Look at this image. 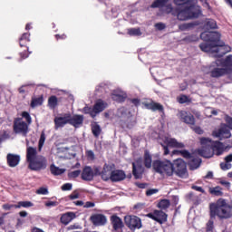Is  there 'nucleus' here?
<instances>
[{
	"mask_svg": "<svg viewBox=\"0 0 232 232\" xmlns=\"http://www.w3.org/2000/svg\"><path fill=\"white\" fill-rule=\"evenodd\" d=\"M77 216L75 215L74 212H66L63 214L60 218V222L63 224V226H68L69 223L73 220Z\"/></svg>",
	"mask_w": 232,
	"mask_h": 232,
	"instance_id": "nucleus-27",
	"label": "nucleus"
},
{
	"mask_svg": "<svg viewBox=\"0 0 232 232\" xmlns=\"http://www.w3.org/2000/svg\"><path fill=\"white\" fill-rule=\"evenodd\" d=\"M46 140V134L44 133V130L41 132V136L38 142V150L41 151L43 150V146H44V142Z\"/></svg>",
	"mask_w": 232,
	"mask_h": 232,
	"instance_id": "nucleus-44",
	"label": "nucleus"
},
{
	"mask_svg": "<svg viewBox=\"0 0 232 232\" xmlns=\"http://www.w3.org/2000/svg\"><path fill=\"white\" fill-rule=\"evenodd\" d=\"M183 41L185 43H195V41H197V36L195 35H188V36H186Z\"/></svg>",
	"mask_w": 232,
	"mask_h": 232,
	"instance_id": "nucleus-53",
	"label": "nucleus"
},
{
	"mask_svg": "<svg viewBox=\"0 0 232 232\" xmlns=\"http://www.w3.org/2000/svg\"><path fill=\"white\" fill-rule=\"evenodd\" d=\"M54 129L59 130V128H64L66 124H70L69 113H65L63 116H56L53 120Z\"/></svg>",
	"mask_w": 232,
	"mask_h": 232,
	"instance_id": "nucleus-17",
	"label": "nucleus"
},
{
	"mask_svg": "<svg viewBox=\"0 0 232 232\" xmlns=\"http://www.w3.org/2000/svg\"><path fill=\"white\" fill-rule=\"evenodd\" d=\"M82 179L86 182H92L93 180V169H92V167L87 166L82 169Z\"/></svg>",
	"mask_w": 232,
	"mask_h": 232,
	"instance_id": "nucleus-25",
	"label": "nucleus"
},
{
	"mask_svg": "<svg viewBox=\"0 0 232 232\" xmlns=\"http://www.w3.org/2000/svg\"><path fill=\"white\" fill-rule=\"evenodd\" d=\"M200 37L203 41H206V43H214L218 44L220 43V34L218 32H203L200 34Z\"/></svg>",
	"mask_w": 232,
	"mask_h": 232,
	"instance_id": "nucleus-11",
	"label": "nucleus"
},
{
	"mask_svg": "<svg viewBox=\"0 0 232 232\" xmlns=\"http://www.w3.org/2000/svg\"><path fill=\"white\" fill-rule=\"evenodd\" d=\"M178 117L181 122H185V124H189L190 126H195V116H193V114L186 111H180Z\"/></svg>",
	"mask_w": 232,
	"mask_h": 232,
	"instance_id": "nucleus-16",
	"label": "nucleus"
},
{
	"mask_svg": "<svg viewBox=\"0 0 232 232\" xmlns=\"http://www.w3.org/2000/svg\"><path fill=\"white\" fill-rule=\"evenodd\" d=\"M187 10L188 12V16L190 19H198L202 14V10H200V6L195 5L191 4L189 6H187Z\"/></svg>",
	"mask_w": 232,
	"mask_h": 232,
	"instance_id": "nucleus-20",
	"label": "nucleus"
},
{
	"mask_svg": "<svg viewBox=\"0 0 232 232\" xmlns=\"http://www.w3.org/2000/svg\"><path fill=\"white\" fill-rule=\"evenodd\" d=\"M91 130H92V135L96 139H99L101 133L102 132V129H101V125H99L97 122H95L94 124H92Z\"/></svg>",
	"mask_w": 232,
	"mask_h": 232,
	"instance_id": "nucleus-38",
	"label": "nucleus"
},
{
	"mask_svg": "<svg viewBox=\"0 0 232 232\" xmlns=\"http://www.w3.org/2000/svg\"><path fill=\"white\" fill-rule=\"evenodd\" d=\"M82 113H84L85 115H91L92 119H95V112L93 111V107L92 108V107L85 106L82 109Z\"/></svg>",
	"mask_w": 232,
	"mask_h": 232,
	"instance_id": "nucleus-46",
	"label": "nucleus"
},
{
	"mask_svg": "<svg viewBox=\"0 0 232 232\" xmlns=\"http://www.w3.org/2000/svg\"><path fill=\"white\" fill-rule=\"evenodd\" d=\"M205 26L207 30H216L217 21H215L214 19H207Z\"/></svg>",
	"mask_w": 232,
	"mask_h": 232,
	"instance_id": "nucleus-41",
	"label": "nucleus"
},
{
	"mask_svg": "<svg viewBox=\"0 0 232 232\" xmlns=\"http://www.w3.org/2000/svg\"><path fill=\"white\" fill-rule=\"evenodd\" d=\"M174 173L180 179L188 177V166L184 160L177 159L174 160Z\"/></svg>",
	"mask_w": 232,
	"mask_h": 232,
	"instance_id": "nucleus-9",
	"label": "nucleus"
},
{
	"mask_svg": "<svg viewBox=\"0 0 232 232\" xmlns=\"http://www.w3.org/2000/svg\"><path fill=\"white\" fill-rule=\"evenodd\" d=\"M7 164L9 168H15V166L19 165V162H21V156L17 154H7Z\"/></svg>",
	"mask_w": 232,
	"mask_h": 232,
	"instance_id": "nucleus-23",
	"label": "nucleus"
},
{
	"mask_svg": "<svg viewBox=\"0 0 232 232\" xmlns=\"http://www.w3.org/2000/svg\"><path fill=\"white\" fill-rule=\"evenodd\" d=\"M201 144H208L209 142L210 148L212 150V152L207 153L206 150H201V156L205 157V159H211L213 155H217L218 157H220L226 151V148L224 147V143L220 141H213L209 138H201L200 139Z\"/></svg>",
	"mask_w": 232,
	"mask_h": 232,
	"instance_id": "nucleus-3",
	"label": "nucleus"
},
{
	"mask_svg": "<svg viewBox=\"0 0 232 232\" xmlns=\"http://www.w3.org/2000/svg\"><path fill=\"white\" fill-rule=\"evenodd\" d=\"M142 173H144V168H142V165L140 163H132V175L134 179H141Z\"/></svg>",
	"mask_w": 232,
	"mask_h": 232,
	"instance_id": "nucleus-26",
	"label": "nucleus"
},
{
	"mask_svg": "<svg viewBox=\"0 0 232 232\" xmlns=\"http://www.w3.org/2000/svg\"><path fill=\"white\" fill-rule=\"evenodd\" d=\"M150 8H159L160 10L165 8V14L173 12V5L169 3V0H154L150 5Z\"/></svg>",
	"mask_w": 232,
	"mask_h": 232,
	"instance_id": "nucleus-10",
	"label": "nucleus"
},
{
	"mask_svg": "<svg viewBox=\"0 0 232 232\" xmlns=\"http://www.w3.org/2000/svg\"><path fill=\"white\" fill-rule=\"evenodd\" d=\"M84 122V116L75 114L72 116V114L69 113V124L71 126H73V128H80L82 126V123Z\"/></svg>",
	"mask_w": 232,
	"mask_h": 232,
	"instance_id": "nucleus-19",
	"label": "nucleus"
},
{
	"mask_svg": "<svg viewBox=\"0 0 232 232\" xmlns=\"http://www.w3.org/2000/svg\"><path fill=\"white\" fill-rule=\"evenodd\" d=\"M30 86H32V84H25V85H22L19 89L18 92L19 93H28L30 92Z\"/></svg>",
	"mask_w": 232,
	"mask_h": 232,
	"instance_id": "nucleus-49",
	"label": "nucleus"
},
{
	"mask_svg": "<svg viewBox=\"0 0 232 232\" xmlns=\"http://www.w3.org/2000/svg\"><path fill=\"white\" fill-rule=\"evenodd\" d=\"M106 108H108V103L104 102L102 100H98L92 107L94 116L97 117L98 113H102Z\"/></svg>",
	"mask_w": 232,
	"mask_h": 232,
	"instance_id": "nucleus-24",
	"label": "nucleus"
},
{
	"mask_svg": "<svg viewBox=\"0 0 232 232\" xmlns=\"http://www.w3.org/2000/svg\"><path fill=\"white\" fill-rule=\"evenodd\" d=\"M201 163L202 160H200L199 158L191 159L188 161L189 169H198V168H200Z\"/></svg>",
	"mask_w": 232,
	"mask_h": 232,
	"instance_id": "nucleus-35",
	"label": "nucleus"
},
{
	"mask_svg": "<svg viewBox=\"0 0 232 232\" xmlns=\"http://www.w3.org/2000/svg\"><path fill=\"white\" fill-rule=\"evenodd\" d=\"M154 215L157 217L156 222H158V224H164L168 222V214H166L164 211L154 210Z\"/></svg>",
	"mask_w": 232,
	"mask_h": 232,
	"instance_id": "nucleus-30",
	"label": "nucleus"
},
{
	"mask_svg": "<svg viewBox=\"0 0 232 232\" xmlns=\"http://www.w3.org/2000/svg\"><path fill=\"white\" fill-rule=\"evenodd\" d=\"M179 104H186V102H189V98L186 94H182L179 98Z\"/></svg>",
	"mask_w": 232,
	"mask_h": 232,
	"instance_id": "nucleus-52",
	"label": "nucleus"
},
{
	"mask_svg": "<svg viewBox=\"0 0 232 232\" xmlns=\"http://www.w3.org/2000/svg\"><path fill=\"white\" fill-rule=\"evenodd\" d=\"M172 155H181L183 159H193V155L190 154L189 150H174L172 151Z\"/></svg>",
	"mask_w": 232,
	"mask_h": 232,
	"instance_id": "nucleus-37",
	"label": "nucleus"
},
{
	"mask_svg": "<svg viewBox=\"0 0 232 232\" xmlns=\"http://www.w3.org/2000/svg\"><path fill=\"white\" fill-rule=\"evenodd\" d=\"M232 165L229 162H221L220 163V169H223V171H227V169H231Z\"/></svg>",
	"mask_w": 232,
	"mask_h": 232,
	"instance_id": "nucleus-50",
	"label": "nucleus"
},
{
	"mask_svg": "<svg viewBox=\"0 0 232 232\" xmlns=\"http://www.w3.org/2000/svg\"><path fill=\"white\" fill-rule=\"evenodd\" d=\"M73 185L72 183H65L62 186V191H72Z\"/></svg>",
	"mask_w": 232,
	"mask_h": 232,
	"instance_id": "nucleus-54",
	"label": "nucleus"
},
{
	"mask_svg": "<svg viewBox=\"0 0 232 232\" xmlns=\"http://www.w3.org/2000/svg\"><path fill=\"white\" fill-rule=\"evenodd\" d=\"M128 34L130 36H139L142 35V32H140V28H130L128 29Z\"/></svg>",
	"mask_w": 232,
	"mask_h": 232,
	"instance_id": "nucleus-47",
	"label": "nucleus"
},
{
	"mask_svg": "<svg viewBox=\"0 0 232 232\" xmlns=\"http://www.w3.org/2000/svg\"><path fill=\"white\" fill-rule=\"evenodd\" d=\"M213 227H214V222H213V220L210 219L207 223L206 231L207 232H213Z\"/></svg>",
	"mask_w": 232,
	"mask_h": 232,
	"instance_id": "nucleus-55",
	"label": "nucleus"
},
{
	"mask_svg": "<svg viewBox=\"0 0 232 232\" xmlns=\"http://www.w3.org/2000/svg\"><path fill=\"white\" fill-rule=\"evenodd\" d=\"M111 166L108 165V164H104L103 166V169L102 171V173H99V175H101L102 180H104L105 182H108V180H111Z\"/></svg>",
	"mask_w": 232,
	"mask_h": 232,
	"instance_id": "nucleus-28",
	"label": "nucleus"
},
{
	"mask_svg": "<svg viewBox=\"0 0 232 232\" xmlns=\"http://www.w3.org/2000/svg\"><path fill=\"white\" fill-rule=\"evenodd\" d=\"M113 101H117L118 102H124L126 101V97L121 94H114L112 96Z\"/></svg>",
	"mask_w": 232,
	"mask_h": 232,
	"instance_id": "nucleus-51",
	"label": "nucleus"
},
{
	"mask_svg": "<svg viewBox=\"0 0 232 232\" xmlns=\"http://www.w3.org/2000/svg\"><path fill=\"white\" fill-rule=\"evenodd\" d=\"M28 43H30V34L24 33L19 39V44L21 48H24L28 44Z\"/></svg>",
	"mask_w": 232,
	"mask_h": 232,
	"instance_id": "nucleus-36",
	"label": "nucleus"
},
{
	"mask_svg": "<svg viewBox=\"0 0 232 232\" xmlns=\"http://www.w3.org/2000/svg\"><path fill=\"white\" fill-rule=\"evenodd\" d=\"M174 5L176 6H184L185 5H188V6L193 4V0H174Z\"/></svg>",
	"mask_w": 232,
	"mask_h": 232,
	"instance_id": "nucleus-45",
	"label": "nucleus"
},
{
	"mask_svg": "<svg viewBox=\"0 0 232 232\" xmlns=\"http://www.w3.org/2000/svg\"><path fill=\"white\" fill-rule=\"evenodd\" d=\"M34 203L31 201H19L16 206H14L15 209H19L21 208H33Z\"/></svg>",
	"mask_w": 232,
	"mask_h": 232,
	"instance_id": "nucleus-43",
	"label": "nucleus"
},
{
	"mask_svg": "<svg viewBox=\"0 0 232 232\" xmlns=\"http://www.w3.org/2000/svg\"><path fill=\"white\" fill-rule=\"evenodd\" d=\"M218 66L220 65L213 66V63L210 64V77H213L214 79H218L219 77H224V75H227V69L218 68Z\"/></svg>",
	"mask_w": 232,
	"mask_h": 232,
	"instance_id": "nucleus-15",
	"label": "nucleus"
},
{
	"mask_svg": "<svg viewBox=\"0 0 232 232\" xmlns=\"http://www.w3.org/2000/svg\"><path fill=\"white\" fill-rule=\"evenodd\" d=\"M21 115H22V119H25L26 124L28 125L32 124V116H30V112L23 111Z\"/></svg>",
	"mask_w": 232,
	"mask_h": 232,
	"instance_id": "nucleus-48",
	"label": "nucleus"
},
{
	"mask_svg": "<svg viewBox=\"0 0 232 232\" xmlns=\"http://www.w3.org/2000/svg\"><path fill=\"white\" fill-rule=\"evenodd\" d=\"M111 224L114 231H119V229H122L124 227V223L122 222V219L117 215L111 216Z\"/></svg>",
	"mask_w": 232,
	"mask_h": 232,
	"instance_id": "nucleus-22",
	"label": "nucleus"
},
{
	"mask_svg": "<svg viewBox=\"0 0 232 232\" xmlns=\"http://www.w3.org/2000/svg\"><path fill=\"white\" fill-rule=\"evenodd\" d=\"M169 206H171V202L169 201V199H161L158 203V208H160V209H168Z\"/></svg>",
	"mask_w": 232,
	"mask_h": 232,
	"instance_id": "nucleus-42",
	"label": "nucleus"
},
{
	"mask_svg": "<svg viewBox=\"0 0 232 232\" xmlns=\"http://www.w3.org/2000/svg\"><path fill=\"white\" fill-rule=\"evenodd\" d=\"M217 46H218V44H214L209 42V44L208 43H202L199 44V48L202 52H213L215 53V49L213 48H217Z\"/></svg>",
	"mask_w": 232,
	"mask_h": 232,
	"instance_id": "nucleus-31",
	"label": "nucleus"
},
{
	"mask_svg": "<svg viewBox=\"0 0 232 232\" xmlns=\"http://www.w3.org/2000/svg\"><path fill=\"white\" fill-rule=\"evenodd\" d=\"M59 106V100L57 96L52 95L48 98V107L50 110H55Z\"/></svg>",
	"mask_w": 232,
	"mask_h": 232,
	"instance_id": "nucleus-34",
	"label": "nucleus"
},
{
	"mask_svg": "<svg viewBox=\"0 0 232 232\" xmlns=\"http://www.w3.org/2000/svg\"><path fill=\"white\" fill-rule=\"evenodd\" d=\"M210 218H231L232 217V207L226 202V199L219 198L216 203L209 205Z\"/></svg>",
	"mask_w": 232,
	"mask_h": 232,
	"instance_id": "nucleus-2",
	"label": "nucleus"
},
{
	"mask_svg": "<svg viewBox=\"0 0 232 232\" xmlns=\"http://www.w3.org/2000/svg\"><path fill=\"white\" fill-rule=\"evenodd\" d=\"M26 161L31 171H43L48 168V160L43 155H37V148L27 149Z\"/></svg>",
	"mask_w": 232,
	"mask_h": 232,
	"instance_id": "nucleus-1",
	"label": "nucleus"
},
{
	"mask_svg": "<svg viewBox=\"0 0 232 232\" xmlns=\"http://www.w3.org/2000/svg\"><path fill=\"white\" fill-rule=\"evenodd\" d=\"M30 125L26 121H23V118H15L13 123V130L16 135H21L22 137H27L30 130L28 129Z\"/></svg>",
	"mask_w": 232,
	"mask_h": 232,
	"instance_id": "nucleus-6",
	"label": "nucleus"
},
{
	"mask_svg": "<svg viewBox=\"0 0 232 232\" xmlns=\"http://www.w3.org/2000/svg\"><path fill=\"white\" fill-rule=\"evenodd\" d=\"M177 19H179V21H188V19H190L188 7H185L183 10L177 11Z\"/></svg>",
	"mask_w": 232,
	"mask_h": 232,
	"instance_id": "nucleus-33",
	"label": "nucleus"
},
{
	"mask_svg": "<svg viewBox=\"0 0 232 232\" xmlns=\"http://www.w3.org/2000/svg\"><path fill=\"white\" fill-rule=\"evenodd\" d=\"M90 222H92V225L95 226V227H100L102 226H106L108 223V218L104 214H92L90 217Z\"/></svg>",
	"mask_w": 232,
	"mask_h": 232,
	"instance_id": "nucleus-12",
	"label": "nucleus"
},
{
	"mask_svg": "<svg viewBox=\"0 0 232 232\" xmlns=\"http://www.w3.org/2000/svg\"><path fill=\"white\" fill-rule=\"evenodd\" d=\"M208 193L212 197H224V192L222 191V188L220 186L209 187Z\"/></svg>",
	"mask_w": 232,
	"mask_h": 232,
	"instance_id": "nucleus-32",
	"label": "nucleus"
},
{
	"mask_svg": "<svg viewBox=\"0 0 232 232\" xmlns=\"http://www.w3.org/2000/svg\"><path fill=\"white\" fill-rule=\"evenodd\" d=\"M143 164L147 169H150L153 166V157L150 153V150H146L143 155Z\"/></svg>",
	"mask_w": 232,
	"mask_h": 232,
	"instance_id": "nucleus-29",
	"label": "nucleus"
},
{
	"mask_svg": "<svg viewBox=\"0 0 232 232\" xmlns=\"http://www.w3.org/2000/svg\"><path fill=\"white\" fill-rule=\"evenodd\" d=\"M15 206L17 205H11V204H4L2 206L3 209H5V211H10V209H12L13 208H15Z\"/></svg>",
	"mask_w": 232,
	"mask_h": 232,
	"instance_id": "nucleus-64",
	"label": "nucleus"
},
{
	"mask_svg": "<svg viewBox=\"0 0 232 232\" xmlns=\"http://www.w3.org/2000/svg\"><path fill=\"white\" fill-rule=\"evenodd\" d=\"M152 166L153 169H155V172L160 173V175H167V177H172L173 173H175L174 163H171L169 160H156L153 161Z\"/></svg>",
	"mask_w": 232,
	"mask_h": 232,
	"instance_id": "nucleus-4",
	"label": "nucleus"
},
{
	"mask_svg": "<svg viewBox=\"0 0 232 232\" xmlns=\"http://www.w3.org/2000/svg\"><path fill=\"white\" fill-rule=\"evenodd\" d=\"M54 37L56 41H64V39H66L68 36L65 34H55Z\"/></svg>",
	"mask_w": 232,
	"mask_h": 232,
	"instance_id": "nucleus-62",
	"label": "nucleus"
},
{
	"mask_svg": "<svg viewBox=\"0 0 232 232\" xmlns=\"http://www.w3.org/2000/svg\"><path fill=\"white\" fill-rule=\"evenodd\" d=\"M124 222L125 226H127L130 231H135V229H140V227H142V219L137 216L127 215L124 217Z\"/></svg>",
	"mask_w": 232,
	"mask_h": 232,
	"instance_id": "nucleus-8",
	"label": "nucleus"
},
{
	"mask_svg": "<svg viewBox=\"0 0 232 232\" xmlns=\"http://www.w3.org/2000/svg\"><path fill=\"white\" fill-rule=\"evenodd\" d=\"M191 189H194V191H198L199 193L206 195V190H204V188H202V187H198L197 185H192Z\"/></svg>",
	"mask_w": 232,
	"mask_h": 232,
	"instance_id": "nucleus-57",
	"label": "nucleus"
},
{
	"mask_svg": "<svg viewBox=\"0 0 232 232\" xmlns=\"http://www.w3.org/2000/svg\"><path fill=\"white\" fill-rule=\"evenodd\" d=\"M110 179L111 182H121L126 179V172L121 169L112 170Z\"/></svg>",
	"mask_w": 232,
	"mask_h": 232,
	"instance_id": "nucleus-21",
	"label": "nucleus"
},
{
	"mask_svg": "<svg viewBox=\"0 0 232 232\" xmlns=\"http://www.w3.org/2000/svg\"><path fill=\"white\" fill-rule=\"evenodd\" d=\"M159 191V188H150L146 190V196L147 197H151V195H155L157 194V192Z\"/></svg>",
	"mask_w": 232,
	"mask_h": 232,
	"instance_id": "nucleus-60",
	"label": "nucleus"
},
{
	"mask_svg": "<svg viewBox=\"0 0 232 232\" xmlns=\"http://www.w3.org/2000/svg\"><path fill=\"white\" fill-rule=\"evenodd\" d=\"M214 53H217L215 57L218 59H221V57H224L226 53H229L231 52V47L228 45H225L224 43L218 44L217 47H215Z\"/></svg>",
	"mask_w": 232,
	"mask_h": 232,
	"instance_id": "nucleus-18",
	"label": "nucleus"
},
{
	"mask_svg": "<svg viewBox=\"0 0 232 232\" xmlns=\"http://www.w3.org/2000/svg\"><path fill=\"white\" fill-rule=\"evenodd\" d=\"M59 202L57 201H47L45 202L46 208H55V206H58Z\"/></svg>",
	"mask_w": 232,
	"mask_h": 232,
	"instance_id": "nucleus-61",
	"label": "nucleus"
},
{
	"mask_svg": "<svg viewBox=\"0 0 232 232\" xmlns=\"http://www.w3.org/2000/svg\"><path fill=\"white\" fill-rule=\"evenodd\" d=\"M50 171H51L52 175H54L57 177L59 175H63V173H64L65 169H60L59 167L55 166L54 164H52L50 166Z\"/></svg>",
	"mask_w": 232,
	"mask_h": 232,
	"instance_id": "nucleus-39",
	"label": "nucleus"
},
{
	"mask_svg": "<svg viewBox=\"0 0 232 232\" xmlns=\"http://www.w3.org/2000/svg\"><path fill=\"white\" fill-rule=\"evenodd\" d=\"M227 124H223L218 130H214L212 132L213 137H217V139H219V140H222L223 139H231V130H232L231 117L227 119Z\"/></svg>",
	"mask_w": 232,
	"mask_h": 232,
	"instance_id": "nucleus-5",
	"label": "nucleus"
},
{
	"mask_svg": "<svg viewBox=\"0 0 232 232\" xmlns=\"http://www.w3.org/2000/svg\"><path fill=\"white\" fill-rule=\"evenodd\" d=\"M160 146L163 148L164 155H169V148H186L184 143L179 142L175 138H165L163 143H160Z\"/></svg>",
	"mask_w": 232,
	"mask_h": 232,
	"instance_id": "nucleus-7",
	"label": "nucleus"
},
{
	"mask_svg": "<svg viewBox=\"0 0 232 232\" xmlns=\"http://www.w3.org/2000/svg\"><path fill=\"white\" fill-rule=\"evenodd\" d=\"M212 66H222L223 70H227L229 73L232 68V55H227L225 59H218L212 63Z\"/></svg>",
	"mask_w": 232,
	"mask_h": 232,
	"instance_id": "nucleus-13",
	"label": "nucleus"
},
{
	"mask_svg": "<svg viewBox=\"0 0 232 232\" xmlns=\"http://www.w3.org/2000/svg\"><path fill=\"white\" fill-rule=\"evenodd\" d=\"M37 195H48V188L41 187L36 190Z\"/></svg>",
	"mask_w": 232,
	"mask_h": 232,
	"instance_id": "nucleus-56",
	"label": "nucleus"
},
{
	"mask_svg": "<svg viewBox=\"0 0 232 232\" xmlns=\"http://www.w3.org/2000/svg\"><path fill=\"white\" fill-rule=\"evenodd\" d=\"M70 200H75V198H79V192L74 190L71 195H69Z\"/></svg>",
	"mask_w": 232,
	"mask_h": 232,
	"instance_id": "nucleus-63",
	"label": "nucleus"
},
{
	"mask_svg": "<svg viewBox=\"0 0 232 232\" xmlns=\"http://www.w3.org/2000/svg\"><path fill=\"white\" fill-rule=\"evenodd\" d=\"M154 26H155V29L160 30V32L166 29V24L164 23H157L155 24Z\"/></svg>",
	"mask_w": 232,
	"mask_h": 232,
	"instance_id": "nucleus-58",
	"label": "nucleus"
},
{
	"mask_svg": "<svg viewBox=\"0 0 232 232\" xmlns=\"http://www.w3.org/2000/svg\"><path fill=\"white\" fill-rule=\"evenodd\" d=\"M43 102H44V98L40 96L38 98H33L31 101V108H37V106H43Z\"/></svg>",
	"mask_w": 232,
	"mask_h": 232,
	"instance_id": "nucleus-40",
	"label": "nucleus"
},
{
	"mask_svg": "<svg viewBox=\"0 0 232 232\" xmlns=\"http://www.w3.org/2000/svg\"><path fill=\"white\" fill-rule=\"evenodd\" d=\"M79 175H81V170H74L69 173V177L71 179H77V177H79Z\"/></svg>",
	"mask_w": 232,
	"mask_h": 232,
	"instance_id": "nucleus-59",
	"label": "nucleus"
},
{
	"mask_svg": "<svg viewBox=\"0 0 232 232\" xmlns=\"http://www.w3.org/2000/svg\"><path fill=\"white\" fill-rule=\"evenodd\" d=\"M142 105L146 110H150V111H160V113H164V106L159 102H155L153 100H145L142 102Z\"/></svg>",
	"mask_w": 232,
	"mask_h": 232,
	"instance_id": "nucleus-14",
	"label": "nucleus"
}]
</instances>
